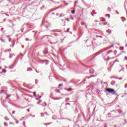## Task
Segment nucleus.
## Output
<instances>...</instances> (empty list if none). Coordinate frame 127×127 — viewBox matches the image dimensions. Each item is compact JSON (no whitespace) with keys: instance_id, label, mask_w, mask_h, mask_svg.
<instances>
[{"instance_id":"11","label":"nucleus","mask_w":127,"mask_h":127,"mask_svg":"<svg viewBox=\"0 0 127 127\" xmlns=\"http://www.w3.org/2000/svg\"><path fill=\"white\" fill-rule=\"evenodd\" d=\"M71 13H73V14L75 13V10H72L71 11Z\"/></svg>"},{"instance_id":"25","label":"nucleus","mask_w":127,"mask_h":127,"mask_svg":"<svg viewBox=\"0 0 127 127\" xmlns=\"http://www.w3.org/2000/svg\"><path fill=\"white\" fill-rule=\"evenodd\" d=\"M62 16V14H61L60 15V16Z\"/></svg>"},{"instance_id":"13","label":"nucleus","mask_w":127,"mask_h":127,"mask_svg":"<svg viewBox=\"0 0 127 127\" xmlns=\"http://www.w3.org/2000/svg\"><path fill=\"white\" fill-rule=\"evenodd\" d=\"M69 100H70V98H66L65 101H69Z\"/></svg>"},{"instance_id":"1","label":"nucleus","mask_w":127,"mask_h":127,"mask_svg":"<svg viewBox=\"0 0 127 127\" xmlns=\"http://www.w3.org/2000/svg\"><path fill=\"white\" fill-rule=\"evenodd\" d=\"M106 91L109 93H115V90L112 88H107L106 89Z\"/></svg>"},{"instance_id":"4","label":"nucleus","mask_w":127,"mask_h":127,"mask_svg":"<svg viewBox=\"0 0 127 127\" xmlns=\"http://www.w3.org/2000/svg\"><path fill=\"white\" fill-rule=\"evenodd\" d=\"M67 91H68V92H71V91H72V88H69L67 89Z\"/></svg>"},{"instance_id":"5","label":"nucleus","mask_w":127,"mask_h":127,"mask_svg":"<svg viewBox=\"0 0 127 127\" xmlns=\"http://www.w3.org/2000/svg\"><path fill=\"white\" fill-rule=\"evenodd\" d=\"M118 113L119 114H122L123 113V111L122 110H118Z\"/></svg>"},{"instance_id":"16","label":"nucleus","mask_w":127,"mask_h":127,"mask_svg":"<svg viewBox=\"0 0 127 127\" xmlns=\"http://www.w3.org/2000/svg\"><path fill=\"white\" fill-rule=\"evenodd\" d=\"M3 70L4 71V73H6V70H5V69H3Z\"/></svg>"},{"instance_id":"9","label":"nucleus","mask_w":127,"mask_h":127,"mask_svg":"<svg viewBox=\"0 0 127 127\" xmlns=\"http://www.w3.org/2000/svg\"><path fill=\"white\" fill-rule=\"evenodd\" d=\"M11 95H8L7 96V97H6V99H8V98H10V97L11 96Z\"/></svg>"},{"instance_id":"21","label":"nucleus","mask_w":127,"mask_h":127,"mask_svg":"<svg viewBox=\"0 0 127 127\" xmlns=\"http://www.w3.org/2000/svg\"><path fill=\"white\" fill-rule=\"evenodd\" d=\"M57 91H58V93H60V90H58Z\"/></svg>"},{"instance_id":"14","label":"nucleus","mask_w":127,"mask_h":127,"mask_svg":"<svg viewBox=\"0 0 127 127\" xmlns=\"http://www.w3.org/2000/svg\"><path fill=\"white\" fill-rule=\"evenodd\" d=\"M4 126H5L6 127H7V124H6V123H4Z\"/></svg>"},{"instance_id":"24","label":"nucleus","mask_w":127,"mask_h":127,"mask_svg":"<svg viewBox=\"0 0 127 127\" xmlns=\"http://www.w3.org/2000/svg\"><path fill=\"white\" fill-rule=\"evenodd\" d=\"M112 47H113V46H110V48H112Z\"/></svg>"},{"instance_id":"22","label":"nucleus","mask_w":127,"mask_h":127,"mask_svg":"<svg viewBox=\"0 0 127 127\" xmlns=\"http://www.w3.org/2000/svg\"><path fill=\"white\" fill-rule=\"evenodd\" d=\"M117 61H118V60H116L115 61V62H116Z\"/></svg>"},{"instance_id":"15","label":"nucleus","mask_w":127,"mask_h":127,"mask_svg":"<svg viewBox=\"0 0 127 127\" xmlns=\"http://www.w3.org/2000/svg\"><path fill=\"white\" fill-rule=\"evenodd\" d=\"M61 86H63V84H59V87H61Z\"/></svg>"},{"instance_id":"2","label":"nucleus","mask_w":127,"mask_h":127,"mask_svg":"<svg viewBox=\"0 0 127 127\" xmlns=\"http://www.w3.org/2000/svg\"><path fill=\"white\" fill-rule=\"evenodd\" d=\"M106 32H107L108 34H111V33H112V30L108 29L106 31Z\"/></svg>"},{"instance_id":"6","label":"nucleus","mask_w":127,"mask_h":127,"mask_svg":"<svg viewBox=\"0 0 127 127\" xmlns=\"http://www.w3.org/2000/svg\"><path fill=\"white\" fill-rule=\"evenodd\" d=\"M124 49H125V48L123 47H122L120 48V50H124Z\"/></svg>"},{"instance_id":"23","label":"nucleus","mask_w":127,"mask_h":127,"mask_svg":"<svg viewBox=\"0 0 127 127\" xmlns=\"http://www.w3.org/2000/svg\"><path fill=\"white\" fill-rule=\"evenodd\" d=\"M100 37H101L102 38V37H103L102 36H100Z\"/></svg>"},{"instance_id":"27","label":"nucleus","mask_w":127,"mask_h":127,"mask_svg":"<svg viewBox=\"0 0 127 127\" xmlns=\"http://www.w3.org/2000/svg\"><path fill=\"white\" fill-rule=\"evenodd\" d=\"M115 52H117V51H115Z\"/></svg>"},{"instance_id":"8","label":"nucleus","mask_w":127,"mask_h":127,"mask_svg":"<svg viewBox=\"0 0 127 127\" xmlns=\"http://www.w3.org/2000/svg\"><path fill=\"white\" fill-rule=\"evenodd\" d=\"M33 95L34 97H36V92H33Z\"/></svg>"},{"instance_id":"19","label":"nucleus","mask_w":127,"mask_h":127,"mask_svg":"<svg viewBox=\"0 0 127 127\" xmlns=\"http://www.w3.org/2000/svg\"><path fill=\"white\" fill-rule=\"evenodd\" d=\"M69 29H67V31H66L67 32H69Z\"/></svg>"},{"instance_id":"18","label":"nucleus","mask_w":127,"mask_h":127,"mask_svg":"<svg viewBox=\"0 0 127 127\" xmlns=\"http://www.w3.org/2000/svg\"><path fill=\"white\" fill-rule=\"evenodd\" d=\"M125 60H127V57H125Z\"/></svg>"},{"instance_id":"26","label":"nucleus","mask_w":127,"mask_h":127,"mask_svg":"<svg viewBox=\"0 0 127 127\" xmlns=\"http://www.w3.org/2000/svg\"><path fill=\"white\" fill-rule=\"evenodd\" d=\"M0 40H2V39H0Z\"/></svg>"},{"instance_id":"17","label":"nucleus","mask_w":127,"mask_h":127,"mask_svg":"<svg viewBox=\"0 0 127 127\" xmlns=\"http://www.w3.org/2000/svg\"><path fill=\"white\" fill-rule=\"evenodd\" d=\"M44 115H46V116H48V114L47 113H45Z\"/></svg>"},{"instance_id":"20","label":"nucleus","mask_w":127,"mask_h":127,"mask_svg":"<svg viewBox=\"0 0 127 127\" xmlns=\"http://www.w3.org/2000/svg\"><path fill=\"white\" fill-rule=\"evenodd\" d=\"M15 111H13L12 112V114H15Z\"/></svg>"},{"instance_id":"12","label":"nucleus","mask_w":127,"mask_h":127,"mask_svg":"<svg viewBox=\"0 0 127 127\" xmlns=\"http://www.w3.org/2000/svg\"><path fill=\"white\" fill-rule=\"evenodd\" d=\"M106 16H108V18H110V14H107L106 15Z\"/></svg>"},{"instance_id":"7","label":"nucleus","mask_w":127,"mask_h":127,"mask_svg":"<svg viewBox=\"0 0 127 127\" xmlns=\"http://www.w3.org/2000/svg\"><path fill=\"white\" fill-rule=\"evenodd\" d=\"M101 21H106V19L105 18H102L101 20Z\"/></svg>"},{"instance_id":"3","label":"nucleus","mask_w":127,"mask_h":127,"mask_svg":"<svg viewBox=\"0 0 127 127\" xmlns=\"http://www.w3.org/2000/svg\"><path fill=\"white\" fill-rule=\"evenodd\" d=\"M61 99H62V97H60V98H55L54 99V100H61Z\"/></svg>"},{"instance_id":"10","label":"nucleus","mask_w":127,"mask_h":127,"mask_svg":"<svg viewBox=\"0 0 127 127\" xmlns=\"http://www.w3.org/2000/svg\"><path fill=\"white\" fill-rule=\"evenodd\" d=\"M111 52H113L112 50H111L110 52H108L107 54H110Z\"/></svg>"}]
</instances>
